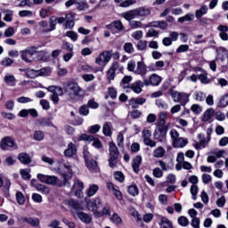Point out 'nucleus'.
<instances>
[{"instance_id":"obj_64","label":"nucleus","mask_w":228,"mask_h":228,"mask_svg":"<svg viewBox=\"0 0 228 228\" xmlns=\"http://www.w3.org/2000/svg\"><path fill=\"white\" fill-rule=\"evenodd\" d=\"M221 108L228 106V94L224 95L220 101Z\"/></svg>"},{"instance_id":"obj_52","label":"nucleus","mask_w":228,"mask_h":228,"mask_svg":"<svg viewBox=\"0 0 228 228\" xmlns=\"http://www.w3.org/2000/svg\"><path fill=\"white\" fill-rule=\"evenodd\" d=\"M124 51H126L128 54H133L134 53V46L131 43H126L124 45Z\"/></svg>"},{"instance_id":"obj_59","label":"nucleus","mask_w":228,"mask_h":228,"mask_svg":"<svg viewBox=\"0 0 228 228\" xmlns=\"http://www.w3.org/2000/svg\"><path fill=\"white\" fill-rule=\"evenodd\" d=\"M20 173L22 179H24L25 181H29V179H31V175L26 169H21Z\"/></svg>"},{"instance_id":"obj_19","label":"nucleus","mask_w":228,"mask_h":228,"mask_svg":"<svg viewBox=\"0 0 228 228\" xmlns=\"http://www.w3.org/2000/svg\"><path fill=\"white\" fill-rule=\"evenodd\" d=\"M143 88V82L142 80H136L130 86V90L134 92V94H142Z\"/></svg>"},{"instance_id":"obj_5","label":"nucleus","mask_w":228,"mask_h":228,"mask_svg":"<svg viewBox=\"0 0 228 228\" xmlns=\"http://www.w3.org/2000/svg\"><path fill=\"white\" fill-rule=\"evenodd\" d=\"M37 49H38V47L30 46L25 50L20 51L21 60H23V61L26 63H33V61H31L29 58H31V56H35Z\"/></svg>"},{"instance_id":"obj_9","label":"nucleus","mask_w":228,"mask_h":228,"mask_svg":"<svg viewBox=\"0 0 228 228\" xmlns=\"http://www.w3.org/2000/svg\"><path fill=\"white\" fill-rule=\"evenodd\" d=\"M78 140H85L86 142H93L94 147L96 149H102V142L99 139H94V136L83 134Z\"/></svg>"},{"instance_id":"obj_3","label":"nucleus","mask_w":228,"mask_h":228,"mask_svg":"<svg viewBox=\"0 0 228 228\" xmlns=\"http://www.w3.org/2000/svg\"><path fill=\"white\" fill-rule=\"evenodd\" d=\"M169 94L171 95L174 102H180L182 106H185L190 101V94L186 93H181L179 91L171 89L169 90Z\"/></svg>"},{"instance_id":"obj_37","label":"nucleus","mask_w":228,"mask_h":228,"mask_svg":"<svg viewBox=\"0 0 228 228\" xmlns=\"http://www.w3.org/2000/svg\"><path fill=\"white\" fill-rule=\"evenodd\" d=\"M145 98H133L130 100V105L133 106L134 109H136V105L134 104H140L142 106V104H145Z\"/></svg>"},{"instance_id":"obj_11","label":"nucleus","mask_w":228,"mask_h":228,"mask_svg":"<svg viewBox=\"0 0 228 228\" xmlns=\"http://www.w3.org/2000/svg\"><path fill=\"white\" fill-rule=\"evenodd\" d=\"M117 70H118V62L114 61L107 71L108 81H113L115 79Z\"/></svg>"},{"instance_id":"obj_41","label":"nucleus","mask_w":228,"mask_h":228,"mask_svg":"<svg viewBox=\"0 0 228 228\" xmlns=\"http://www.w3.org/2000/svg\"><path fill=\"white\" fill-rule=\"evenodd\" d=\"M195 16L191 13L185 14L183 17H180L178 19V22L183 24V22H191V20H193Z\"/></svg>"},{"instance_id":"obj_35","label":"nucleus","mask_w":228,"mask_h":228,"mask_svg":"<svg viewBox=\"0 0 228 228\" xmlns=\"http://www.w3.org/2000/svg\"><path fill=\"white\" fill-rule=\"evenodd\" d=\"M39 77H49L53 73V68L45 67L41 69H38Z\"/></svg>"},{"instance_id":"obj_61","label":"nucleus","mask_w":228,"mask_h":228,"mask_svg":"<svg viewBox=\"0 0 228 228\" xmlns=\"http://www.w3.org/2000/svg\"><path fill=\"white\" fill-rule=\"evenodd\" d=\"M77 10H79L80 12H84V10H87L88 8V4L85 3V2H78L77 3Z\"/></svg>"},{"instance_id":"obj_40","label":"nucleus","mask_w":228,"mask_h":228,"mask_svg":"<svg viewBox=\"0 0 228 228\" xmlns=\"http://www.w3.org/2000/svg\"><path fill=\"white\" fill-rule=\"evenodd\" d=\"M102 133L105 136H110L111 134V123L106 122L103 124Z\"/></svg>"},{"instance_id":"obj_8","label":"nucleus","mask_w":228,"mask_h":228,"mask_svg":"<svg viewBox=\"0 0 228 228\" xmlns=\"http://www.w3.org/2000/svg\"><path fill=\"white\" fill-rule=\"evenodd\" d=\"M85 189V184L83 182L79 180H75L74 184L71 187V191L77 197L78 199H81L83 197V190Z\"/></svg>"},{"instance_id":"obj_50","label":"nucleus","mask_w":228,"mask_h":228,"mask_svg":"<svg viewBox=\"0 0 228 228\" xmlns=\"http://www.w3.org/2000/svg\"><path fill=\"white\" fill-rule=\"evenodd\" d=\"M132 38L134 40H142L143 38V31L142 30H136L132 33Z\"/></svg>"},{"instance_id":"obj_38","label":"nucleus","mask_w":228,"mask_h":228,"mask_svg":"<svg viewBox=\"0 0 228 228\" xmlns=\"http://www.w3.org/2000/svg\"><path fill=\"white\" fill-rule=\"evenodd\" d=\"M36 190L37 191H40V193H43V195H48L50 190L47 185H44L42 183H38L37 186H36Z\"/></svg>"},{"instance_id":"obj_49","label":"nucleus","mask_w":228,"mask_h":228,"mask_svg":"<svg viewBox=\"0 0 228 228\" xmlns=\"http://www.w3.org/2000/svg\"><path fill=\"white\" fill-rule=\"evenodd\" d=\"M114 177H115L116 181H118V183H124V181L126 179L124 173H122L121 171H117L114 174Z\"/></svg>"},{"instance_id":"obj_24","label":"nucleus","mask_w":228,"mask_h":228,"mask_svg":"<svg viewBox=\"0 0 228 228\" xmlns=\"http://www.w3.org/2000/svg\"><path fill=\"white\" fill-rule=\"evenodd\" d=\"M140 165H142V156L137 155L133 159V164H132L133 170L134 172H135V174H138V172H140Z\"/></svg>"},{"instance_id":"obj_1","label":"nucleus","mask_w":228,"mask_h":228,"mask_svg":"<svg viewBox=\"0 0 228 228\" xmlns=\"http://www.w3.org/2000/svg\"><path fill=\"white\" fill-rule=\"evenodd\" d=\"M65 92L72 101L77 99H83L85 97V91L77 85V83H69L65 86Z\"/></svg>"},{"instance_id":"obj_62","label":"nucleus","mask_w":228,"mask_h":228,"mask_svg":"<svg viewBox=\"0 0 228 228\" xmlns=\"http://www.w3.org/2000/svg\"><path fill=\"white\" fill-rule=\"evenodd\" d=\"M191 225L193 228H200V219L199 217L192 218Z\"/></svg>"},{"instance_id":"obj_10","label":"nucleus","mask_w":228,"mask_h":228,"mask_svg":"<svg viewBox=\"0 0 228 228\" xmlns=\"http://www.w3.org/2000/svg\"><path fill=\"white\" fill-rule=\"evenodd\" d=\"M35 54V61H47L49 58H51V55L45 50L38 51V49H37V53Z\"/></svg>"},{"instance_id":"obj_47","label":"nucleus","mask_w":228,"mask_h":228,"mask_svg":"<svg viewBox=\"0 0 228 228\" xmlns=\"http://www.w3.org/2000/svg\"><path fill=\"white\" fill-rule=\"evenodd\" d=\"M110 221L116 225H122V218L118 216V214L115 213L110 217Z\"/></svg>"},{"instance_id":"obj_34","label":"nucleus","mask_w":228,"mask_h":228,"mask_svg":"<svg viewBox=\"0 0 228 228\" xmlns=\"http://www.w3.org/2000/svg\"><path fill=\"white\" fill-rule=\"evenodd\" d=\"M49 24H50V28L45 29L47 33L49 31H54L56 29V24H58V18H56V16H52L49 19Z\"/></svg>"},{"instance_id":"obj_60","label":"nucleus","mask_w":228,"mask_h":228,"mask_svg":"<svg viewBox=\"0 0 228 228\" xmlns=\"http://www.w3.org/2000/svg\"><path fill=\"white\" fill-rule=\"evenodd\" d=\"M15 35V29L12 27H10L4 30V37L10 38Z\"/></svg>"},{"instance_id":"obj_7","label":"nucleus","mask_w":228,"mask_h":228,"mask_svg":"<svg viewBox=\"0 0 228 228\" xmlns=\"http://www.w3.org/2000/svg\"><path fill=\"white\" fill-rule=\"evenodd\" d=\"M111 53L113 51H104L95 59V63L97 65H108L111 60Z\"/></svg>"},{"instance_id":"obj_57","label":"nucleus","mask_w":228,"mask_h":228,"mask_svg":"<svg viewBox=\"0 0 228 228\" xmlns=\"http://www.w3.org/2000/svg\"><path fill=\"white\" fill-rule=\"evenodd\" d=\"M58 183V177L54 175H48L46 179V184L54 185Z\"/></svg>"},{"instance_id":"obj_46","label":"nucleus","mask_w":228,"mask_h":228,"mask_svg":"<svg viewBox=\"0 0 228 228\" xmlns=\"http://www.w3.org/2000/svg\"><path fill=\"white\" fill-rule=\"evenodd\" d=\"M178 224L182 227H188V225H190V221L188 220V218L186 216H182L178 218Z\"/></svg>"},{"instance_id":"obj_25","label":"nucleus","mask_w":228,"mask_h":228,"mask_svg":"<svg viewBox=\"0 0 228 228\" xmlns=\"http://www.w3.org/2000/svg\"><path fill=\"white\" fill-rule=\"evenodd\" d=\"M150 81L151 86H159V85H161V81H163V78L159 77V75L154 73L150 77Z\"/></svg>"},{"instance_id":"obj_55","label":"nucleus","mask_w":228,"mask_h":228,"mask_svg":"<svg viewBox=\"0 0 228 228\" xmlns=\"http://www.w3.org/2000/svg\"><path fill=\"white\" fill-rule=\"evenodd\" d=\"M191 193L192 195V200H197V194L199 193V186L191 185Z\"/></svg>"},{"instance_id":"obj_44","label":"nucleus","mask_w":228,"mask_h":228,"mask_svg":"<svg viewBox=\"0 0 228 228\" xmlns=\"http://www.w3.org/2000/svg\"><path fill=\"white\" fill-rule=\"evenodd\" d=\"M153 156L155 158H163L165 156V148L164 147H158L154 151H153Z\"/></svg>"},{"instance_id":"obj_12","label":"nucleus","mask_w":228,"mask_h":228,"mask_svg":"<svg viewBox=\"0 0 228 228\" xmlns=\"http://www.w3.org/2000/svg\"><path fill=\"white\" fill-rule=\"evenodd\" d=\"M77 154V147L74 142H69L68 148L64 151V156L66 158H72Z\"/></svg>"},{"instance_id":"obj_23","label":"nucleus","mask_w":228,"mask_h":228,"mask_svg":"<svg viewBox=\"0 0 228 228\" xmlns=\"http://www.w3.org/2000/svg\"><path fill=\"white\" fill-rule=\"evenodd\" d=\"M217 29H218V31H220V33H219L220 38L222 40L227 41L228 40V35H227L228 27L226 25H219Z\"/></svg>"},{"instance_id":"obj_39","label":"nucleus","mask_w":228,"mask_h":228,"mask_svg":"<svg viewBox=\"0 0 228 228\" xmlns=\"http://www.w3.org/2000/svg\"><path fill=\"white\" fill-rule=\"evenodd\" d=\"M27 77H29L30 79H36V77H40L38 69H27L26 71Z\"/></svg>"},{"instance_id":"obj_17","label":"nucleus","mask_w":228,"mask_h":228,"mask_svg":"<svg viewBox=\"0 0 228 228\" xmlns=\"http://www.w3.org/2000/svg\"><path fill=\"white\" fill-rule=\"evenodd\" d=\"M134 74H138V76H146L147 75V65H145V63L143 61H138Z\"/></svg>"},{"instance_id":"obj_56","label":"nucleus","mask_w":228,"mask_h":228,"mask_svg":"<svg viewBox=\"0 0 228 228\" xmlns=\"http://www.w3.org/2000/svg\"><path fill=\"white\" fill-rule=\"evenodd\" d=\"M127 70L129 72H134L136 71V61H130L128 63H127Z\"/></svg>"},{"instance_id":"obj_32","label":"nucleus","mask_w":228,"mask_h":228,"mask_svg":"<svg viewBox=\"0 0 228 228\" xmlns=\"http://www.w3.org/2000/svg\"><path fill=\"white\" fill-rule=\"evenodd\" d=\"M2 13H4V20L5 22H12V20H13V11L4 9L2 11Z\"/></svg>"},{"instance_id":"obj_63","label":"nucleus","mask_w":228,"mask_h":228,"mask_svg":"<svg viewBox=\"0 0 228 228\" xmlns=\"http://www.w3.org/2000/svg\"><path fill=\"white\" fill-rule=\"evenodd\" d=\"M195 99L202 102V101H206V94L202 92L196 93Z\"/></svg>"},{"instance_id":"obj_53","label":"nucleus","mask_w":228,"mask_h":228,"mask_svg":"<svg viewBox=\"0 0 228 228\" xmlns=\"http://www.w3.org/2000/svg\"><path fill=\"white\" fill-rule=\"evenodd\" d=\"M44 132L38 130V131H36L34 133V140H36L37 142H42V140H44Z\"/></svg>"},{"instance_id":"obj_29","label":"nucleus","mask_w":228,"mask_h":228,"mask_svg":"<svg viewBox=\"0 0 228 228\" xmlns=\"http://www.w3.org/2000/svg\"><path fill=\"white\" fill-rule=\"evenodd\" d=\"M121 17L129 22L133 21V19H136V12L134 10H131L121 14Z\"/></svg>"},{"instance_id":"obj_30","label":"nucleus","mask_w":228,"mask_h":228,"mask_svg":"<svg viewBox=\"0 0 228 228\" xmlns=\"http://www.w3.org/2000/svg\"><path fill=\"white\" fill-rule=\"evenodd\" d=\"M77 216L84 224H90L92 222V216L85 212H77Z\"/></svg>"},{"instance_id":"obj_21","label":"nucleus","mask_w":228,"mask_h":228,"mask_svg":"<svg viewBox=\"0 0 228 228\" xmlns=\"http://www.w3.org/2000/svg\"><path fill=\"white\" fill-rule=\"evenodd\" d=\"M215 109L213 108H209L208 109L202 116V122H209V120H211V118H213L215 117Z\"/></svg>"},{"instance_id":"obj_4","label":"nucleus","mask_w":228,"mask_h":228,"mask_svg":"<svg viewBox=\"0 0 228 228\" xmlns=\"http://www.w3.org/2000/svg\"><path fill=\"white\" fill-rule=\"evenodd\" d=\"M109 147V167H110V168H115V167H117V159H118V155L120 154V152L118 151V148L117 147V144H115V142H110Z\"/></svg>"},{"instance_id":"obj_22","label":"nucleus","mask_w":228,"mask_h":228,"mask_svg":"<svg viewBox=\"0 0 228 228\" xmlns=\"http://www.w3.org/2000/svg\"><path fill=\"white\" fill-rule=\"evenodd\" d=\"M86 165L88 170H90V172H93V174H97V172H99V165L94 159H91L88 162H86Z\"/></svg>"},{"instance_id":"obj_6","label":"nucleus","mask_w":228,"mask_h":228,"mask_svg":"<svg viewBox=\"0 0 228 228\" xmlns=\"http://www.w3.org/2000/svg\"><path fill=\"white\" fill-rule=\"evenodd\" d=\"M167 133L168 127L157 126L153 134L154 139L163 143L167 142Z\"/></svg>"},{"instance_id":"obj_36","label":"nucleus","mask_w":228,"mask_h":228,"mask_svg":"<svg viewBox=\"0 0 228 228\" xmlns=\"http://www.w3.org/2000/svg\"><path fill=\"white\" fill-rule=\"evenodd\" d=\"M47 90L52 94H59V95H63V89L60 86H48Z\"/></svg>"},{"instance_id":"obj_42","label":"nucleus","mask_w":228,"mask_h":228,"mask_svg":"<svg viewBox=\"0 0 228 228\" xmlns=\"http://www.w3.org/2000/svg\"><path fill=\"white\" fill-rule=\"evenodd\" d=\"M97 191H99V185L97 184L90 185L87 191V197H94V195H95Z\"/></svg>"},{"instance_id":"obj_16","label":"nucleus","mask_w":228,"mask_h":228,"mask_svg":"<svg viewBox=\"0 0 228 228\" xmlns=\"http://www.w3.org/2000/svg\"><path fill=\"white\" fill-rule=\"evenodd\" d=\"M101 206H102V201H101V199L99 198H95L87 203L89 211H95L96 209L101 208Z\"/></svg>"},{"instance_id":"obj_27","label":"nucleus","mask_w":228,"mask_h":228,"mask_svg":"<svg viewBox=\"0 0 228 228\" xmlns=\"http://www.w3.org/2000/svg\"><path fill=\"white\" fill-rule=\"evenodd\" d=\"M159 220H160V223H159L160 228H174L172 222L168 220V218L163 216H160Z\"/></svg>"},{"instance_id":"obj_2","label":"nucleus","mask_w":228,"mask_h":228,"mask_svg":"<svg viewBox=\"0 0 228 228\" xmlns=\"http://www.w3.org/2000/svg\"><path fill=\"white\" fill-rule=\"evenodd\" d=\"M173 147L175 149H183V147H186L188 145V139H184L179 136V132L175 129H171L169 132Z\"/></svg>"},{"instance_id":"obj_58","label":"nucleus","mask_w":228,"mask_h":228,"mask_svg":"<svg viewBox=\"0 0 228 228\" xmlns=\"http://www.w3.org/2000/svg\"><path fill=\"white\" fill-rule=\"evenodd\" d=\"M101 131V126L100 125H94L89 127L88 132L91 133V134H95Z\"/></svg>"},{"instance_id":"obj_33","label":"nucleus","mask_w":228,"mask_h":228,"mask_svg":"<svg viewBox=\"0 0 228 228\" xmlns=\"http://www.w3.org/2000/svg\"><path fill=\"white\" fill-rule=\"evenodd\" d=\"M208 5H201L200 8L195 12L196 19H200L203 15H206V13H208Z\"/></svg>"},{"instance_id":"obj_43","label":"nucleus","mask_w":228,"mask_h":228,"mask_svg":"<svg viewBox=\"0 0 228 228\" xmlns=\"http://www.w3.org/2000/svg\"><path fill=\"white\" fill-rule=\"evenodd\" d=\"M127 192L129 193V195H131L132 197H136V195H138L139 191H138V186H136L135 184L134 185H129L128 189H127Z\"/></svg>"},{"instance_id":"obj_51","label":"nucleus","mask_w":228,"mask_h":228,"mask_svg":"<svg viewBox=\"0 0 228 228\" xmlns=\"http://www.w3.org/2000/svg\"><path fill=\"white\" fill-rule=\"evenodd\" d=\"M156 105L158 108H160V110H168V103L163 100H157Z\"/></svg>"},{"instance_id":"obj_31","label":"nucleus","mask_w":228,"mask_h":228,"mask_svg":"<svg viewBox=\"0 0 228 228\" xmlns=\"http://www.w3.org/2000/svg\"><path fill=\"white\" fill-rule=\"evenodd\" d=\"M4 81L7 86H15V85H17V79L13 75L5 76Z\"/></svg>"},{"instance_id":"obj_13","label":"nucleus","mask_w":228,"mask_h":228,"mask_svg":"<svg viewBox=\"0 0 228 228\" xmlns=\"http://www.w3.org/2000/svg\"><path fill=\"white\" fill-rule=\"evenodd\" d=\"M0 147L1 149H3V151H6V147H12L14 149H17L15 142H13V139H12L11 137H4L0 143Z\"/></svg>"},{"instance_id":"obj_54","label":"nucleus","mask_w":228,"mask_h":228,"mask_svg":"<svg viewBox=\"0 0 228 228\" xmlns=\"http://www.w3.org/2000/svg\"><path fill=\"white\" fill-rule=\"evenodd\" d=\"M129 26L132 29H138L142 28L143 24H142V21L132 20L129 22Z\"/></svg>"},{"instance_id":"obj_28","label":"nucleus","mask_w":228,"mask_h":228,"mask_svg":"<svg viewBox=\"0 0 228 228\" xmlns=\"http://www.w3.org/2000/svg\"><path fill=\"white\" fill-rule=\"evenodd\" d=\"M136 17H147V15H151V10L145 7H140L134 9Z\"/></svg>"},{"instance_id":"obj_15","label":"nucleus","mask_w":228,"mask_h":228,"mask_svg":"<svg viewBox=\"0 0 228 228\" xmlns=\"http://www.w3.org/2000/svg\"><path fill=\"white\" fill-rule=\"evenodd\" d=\"M69 172L63 175V181L60 183V186H70V179H72V169H70V166H64Z\"/></svg>"},{"instance_id":"obj_20","label":"nucleus","mask_w":228,"mask_h":228,"mask_svg":"<svg viewBox=\"0 0 228 228\" xmlns=\"http://www.w3.org/2000/svg\"><path fill=\"white\" fill-rule=\"evenodd\" d=\"M20 222H26L28 225L32 227H38L40 225V220L38 218L33 217H20Z\"/></svg>"},{"instance_id":"obj_45","label":"nucleus","mask_w":228,"mask_h":228,"mask_svg":"<svg viewBox=\"0 0 228 228\" xmlns=\"http://www.w3.org/2000/svg\"><path fill=\"white\" fill-rule=\"evenodd\" d=\"M136 47L138 51H147L148 42L145 40H140L138 41Z\"/></svg>"},{"instance_id":"obj_14","label":"nucleus","mask_w":228,"mask_h":228,"mask_svg":"<svg viewBox=\"0 0 228 228\" xmlns=\"http://www.w3.org/2000/svg\"><path fill=\"white\" fill-rule=\"evenodd\" d=\"M64 205L70 208V209H74V211H81V204L77 202L76 200H65Z\"/></svg>"},{"instance_id":"obj_48","label":"nucleus","mask_w":228,"mask_h":228,"mask_svg":"<svg viewBox=\"0 0 228 228\" xmlns=\"http://www.w3.org/2000/svg\"><path fill=\"white\" fill-rule=\"evenodd\" d=\"M16 200L20 206H22L26 202V199L24 198V194L22 192L18 191L16 193Z\"/></svg>"},{"instance_id":"obj_26","label":"nucleus","mask_w":228,"mask_h":228,"mask_svg":"<svg viewBox=\"0 0 228 228\" xmlns=\"http://www.w3.org/2000/svg\"><path fill=\"white\" fill-rule=\"evenodd\" d=\"M18 159L22 165H29V163H31V157L26 152L20 153L18 155Z\"/></svg>"},{"instance_id":"obj_18","label":"nucleus","mask_w":228,"mask_h":228,"mask_svg":"<svg viewBox=\"0 0 228 228\" xmlns=\"http://www.w3.org/2000/svg\"><path fill=\"white\" fill-rule=\"evenodd\" d=\"M167 118H168V114L167 112H160L157 120V127H168V126L165 125L167 124Z\"/></svg>"}]
</instances>
